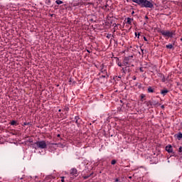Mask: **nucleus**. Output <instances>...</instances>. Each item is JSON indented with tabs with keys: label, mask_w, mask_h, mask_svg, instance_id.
Segmentation results:
<instances>
[{
	"label": "nucleus",
	"mask_w": 182,
	"mask_h": 182,
	"mask_svg": "<svg viewBox=\"0 0 182 182\" xmlns=\"http://www.w3.org/2000/svg\"><path fill=\"white\" fill-rule=\"evenodd\" d=\"M132 2H135V4H137L141 8H154V5L153 4V2H151L148 0H132Z\"/></svg>",
	"instance_id": "f257e3e1"
},
{
	"label": "nucleus",
	"mask_w": 182,
	"mask_h": 182,
	"mask_svg": "<svg viewBox=\"0 0 182 182\" xmlns=\"http://www.w3.org/2000/svg\"><path fill=\"white\" fill-rule=\"evenodd\" d=\"M134 62V60L133 59V55L125 57L123 60V64L124 66H127L128 68Z\"/></svg>",
	"instance_id": "f03ea898"
},
{
	"label": "nucleus",
	"mask_w": 182,
	"mask_h": 182,
	"mask_svg": "<svg viewBox=\"0 0 182 182\" xmlns=\"http://www.w3.org/2000/svg\"><path fill=\"white\" fill-rule=\"evenodd\" d=\"M38 149H46L47 144L45 141H38L35 143Z\"/></svg>",
	"instance_id": "7ed1b4c3"
},
{
	"label": "nucleus",
	"mask_w": 182,
	"mask_h": 182,
	"mask_svg": "<svg viewBox=\"0 0 182 182\" xmlns=\"http://www.w3.org/2000/svg\"><path fill=\"white\" fill-rule=\"evenodd\" d=\"M160 33L164 36H167L168 38H173V34L174 33V31H168L161 30L160 31Z\"/></svg>",
	"instance_id": "20e7f679"
},
{
	"label": "nucleus",
	"mask_w": 182,
	"mask_h": 182,
	"mask_svg": "<svg viewBox=\"0 0 182 182\" xmlns=\"http://www.w3.org/2000/svg\"><path fill=\"white\" fill-rule=\"evenodd\" d=\"M81 5H87V4L82 1H76V2H74L73 3V6H80Z\"/></svg>",
	"instance_id": "39448f33"
},
{
	"label": "nucleus",
	"mask_w": 182,
	"mask_h": 182,
	"mask_svg": "<svg viewBox=\"0 0 182 182\" xmlns=\"http://www.w3.org/2000/svg\"><path fill=\"white\" fill-rule=\"evenodd\" d=\"M70 174L72 176H75V177H77V169L73 168L70 170Z\"/></svg>",
	"instance_id": "423d86ee"
},
{
	"label": "nucleus",
	"mask_w": 182,
	"mask_h": 182,
	"mask_svg": "<svg viewBox=\"0 0 182 182\" xmlns=\"http://www.w3.org/2000/svg\"><path fill=\"white\" fill-rule=\"evenodd\" d=\"M166 150L168 153H173V154H174V152H173V146H171V145L166 146Z\"/></svg>",
	"instance_id": "0eeeda50"
},
{
	"label": "nucleus",
	"mask_w": 182,
	"mask_h": 182,
	"mask_svg": "<svg viewBox=\"0 0 182 182\" xmlns=\"http://www.w3.org/2000/svg\"><path fill=\"white\" fill-rule=\"evenodd\" d=\"M75 120L76 124H77V126H79V124H80V118L79 117H75Z\"/></svg>",
	"instance_id": "6e6552de"
},
{
	"label": "nucleus",
	"mask_w": 182,
	"mask_h": 182,
	"mask_svg": "<svg viewBox=\"0 0 182 182\" xmlns=\"http://www.w3.org/2000/svg\"><path fill=\"white\" fill-rule=\"evenodd\" d=\"M161 95H163L164 96H166V95H167V93H168V90H162L161 91Z\"/></svg>",
	"instance_id": "1a4fd4ad"
},
{
	"label": "nucleus",
	"mask_w": 182,
	"mask_h": 182,
	"mask_svg": "<svg viewBox=\"0 0 182 182\" xmlns=\"http://www.w3.org/2000/svg\"><path fill=\"white\" fill-rule=\"evenodd\" d=\"M151 105H152V106H157V105H159V101H154V100H152L151 101Z\"/></svg>",
	"instance_id": "9d476101"
},
{
	"label": "nucleus",
	"mask_w": 182,
	"mask_h": 182,
	"mask_svg": "<svg viewBox=\"0 0 182 182\" xmlns=\"http://www.w3.org/2000/svg\"><path fill=\"white\" fill-rule=\"evenodd\" d=\"M176 137H177L178 140H181V139H182V134L181 133H178V134H176Z\"/></svg>",
	"instance_id": "9b49d317"
},
{
	"label": "nucleus",
	"mask_w": 182,
	"mask_h": 182,
	"mask_svg": "<svg viewBox=\"0 0 182 182\" xmlns=\"http://www.w3.org/2000/svg\"><path fill=\"white\" fill-rule=\"evenodd\" d=\"M132 21H133V19L130 18H127V23H128L129 25H130V23H132Z\"/></svg>",
	"instance_id": "f8f14e48"
},
{
	"label": "nucleus",
	"mask_w": 182,
	"mask_h": 182,
	"mask_svg": "<svg viewBox=\"0 0 182 182\" xmlns=\"http://www.w3.org/2000/svg\"><path fill=\"white\" fill-rule=\"evenodd\" d=\"M148 92H149V93H153L154 92V90H153V88H151V87H149L148 88Z\"/></svg>",
	"instance_id": "ddd939ff"
},
{
	"label": "nucleus",
	"mask_w": 182,
	"mask_h": 182,
	"mask_svg": "<svg viewBox=\"0 0 182 182\" xmlns=\"http://www.w3.org/2000/svg\"><path fill=\"white\" fill-rule=\"evenodd\" d=\"M55 3L57 4V5H61V4H63V1L60 0H56Z\"/></svg>",
	"instance_id": "4468645a"
},
{
	"label": "nucleus",
	"mask_w": 182,
	"mask_h": 182,
	"mask_svg": "<svg viewBox=\"0 0 182 182\" xmlns=\"http://www.w3.org/2000/svg\"><path fill=\"white\" fill-rule=\"evenodd\" d=\"M167 49H173V44L166 45Z\"/></svg>",
	"instance_id": "2eb2a0df"
},
{
	"label": "nucleus",
	"mask_w": 182,
	"mask_h": 182,
	"mask_svg": "<svg viewBox=\"0 0 182 182\" xmlns=\"http://www.w3.org/2000/svg\"><path fill=\"white\" fill-rule=\"evenodd\" d=\"M11 126H15V124H16V121H15V120L11 121Z\"/></svg>",
	"instance_id": "dca6fc26"
},
{
	"label": "nucleus",
	"mask_w": 182,
	"mask_h": 182,
	"mask_svg": "<svg viewBox=\"0 0 182 182\" xmlns=\"http://www.w3.org/2000/svg\"><path fill=\"white\" fill-rule=\"evenodd\" d=\"M146 106H152V105H151V101H149V102H148L147 103H146Z\"/></svg>",
	"instance_id": "f3484780"
},
{
	"label": "nucleus",
	"mask_w": 182,
	"mask_h": 182,
	"mask_svg": "<svg viewBox=\"0 0 182 182\" xmlns=\"http://www.w3.org/2000/svg\"><path fill=\"white\" fill-rule=\"evenodd\" d=\"M116 164V160H112L111 164L114 165Z\"/></svg>",
	"instance_id": "a211bd4d"
},
{
	"label": "nucleus",
	"mask_w": 182,
	"mask_h": 182,
	"mask_svg": "<svg viewBox=\"0 0 182 182\" xmlns=\"http://www.w3.org/2000/svg\"><path fill=\"white\" fill-rule=\"evenodd\" d=\"M181 151H182V147L180 146V147L178 148V152H179V153H181Z\"/></svg>",
	"instance_id": "6ab92c4d"
},
{
	"label": "nucleus",
	"mask_w": 182,
	"mask_h": 182,
	"mask_svg": "<svg viewBox=\"0 0 182 182\" xmlns=\"http://www.w3.org/2000/svg\"><path fill=\"white\" fill-rule=\"evenodd\" d=\"M89 177H90V176H85L84 178H85V180H86L87 178H89Z\"/></svg>",
	"instance_id": "aec40b11"
},
{
	"label": "nucleus",
	"mask_w": 182,
	"mask_h": 182,
	"mask_svg": "<svg viewBox=\"0 0 182 182\" xmlns=\"http://www.w3.org/2000/svg\"><path fill=\"white\" fill-rule=\"evenodd\" d=\"M61 178H62V179H61V181H62V182H65V177H64V176H62Z\"/></svg>",
	"instance_id": "412c9836"
},
{
	"label": "nucleus",
	"mask_w": 182,
	"mask_h": 182,
	"mask_svg": "<svg viewBox=\"0 0 182 182\" xmlns=\"http://www.w3.org/2000/svg\"><path fill=\"white\" fill-rule=\"evenodd\" d=\"M139 70H140V72H144V70H143V68H140Z\"/></svg>",
	"instance_id": "4be33fe9"
},
{
	"label": "nucleus",
	"mask_w": 182,
	"mask_h": 182,
	"mask_svg": "<svg viewBox=\"0 0 182 182\" xmlns=\"http://www.w3.org/2000/svg\"><path fill=\"white\" fill-rule=\"evenodd\" d=\"M102 77H109V75H102Z\"/></svg>",
	"instance_id": "5701e85b"
},
{
	"label": "nucleus",
	"mask_w": 182,
	"mask_h": 182,
	"mask_svg": "<svg viewBox=\"0 0 182 182\" xmlns=\"http://www.w3.org/2000/svg\"><path fill=\"white\" fill-rule=\"evenodd\" d=\"M144 41H145L146 42H147V38L144 37Z\"/></svg>",
	"instance_id": "b1692460"
},
{
	"label": "nucleus",
	"mask_w": 182,
	"mask_h": 182,
	"mask_svg": "<svg viewBox=\"0 0 182 182\" xmlns=\"http://www.w3.org/2000/svg\"><path fill=\"white\" fill-rule=\"evenodd\" d=\"M115 181H116V182H118V181H119V182H122V181H119V178H116V179H115Z\"/></svg>",
	"instance_id": "393cba45"
},
{
	"label": "nucleus",
	"mask_w": 182,
	"mask_h": 182,
	"mask_svg": "<svg viewBox=\"0 0 182 182\" xmlns=\"http://www.w3.org/2000/svg\"><path fill=\"white\" fill-rule=\"evenodd\" d=\"M141 50L142 55H144V52L143 49H141Z\"/></svg>",
	"instance_id": "a878e982"
},
{
	"label": "nucleus",
	"mask_w": 182,
	"mask_h": 182,
	"mask_svg": "<svg viewBox=\"0 0 182 182\" xmlns=\"http://www.w3.org/2000/svg\"><path fill=\"white\" fill-rule=\"evenodd\" d=\"M118 66L122 67V63H118Z\"/></svg>",
	"instance_id": "bb28decb"
},
{
	"label": "nucleus",
	"mask_w": 182,
	"mask_h": 182,
	"mask_svg": "<svg viewBox=\"0 0 182 182\" xmlns=\"http://www.w3.org/2000/svg\"><path fill=\"white\" fill-rule=\"evenodd\" d=\"M24 126H26V124H29V123L24 122Z\"/></svg>",
	"instance_id": "cd10ccee"
},
{
	"label": "nucleus",
	"mask_w": 182,
	"mask_h": 182,
	"mask_svg": "<svg viewBox=\"0 0 182 182\" xmlns=\"http://www.w3.org/2000/svg\"><path fill=\"white\" fill-rule=\"evenodd\" d=\"M88 5H93V3H87Z\"/></svg>",
	"instance_id": "c85d7f7f"
},
{
	"label": "nucleus",
	"mask_w": 182,
	"mask_h": 182,
	"mask_svg": "<svg viewBox=\"0 0 182 182\" xmlns=\"http://www.w3.org/2000/svg\"><path fill=\"white\" fill-rule=\"evenodd\" d=\"M133 80H136V76L133 77Z\"/></svg>",
	"instance_id": "c756f323"
},
{
	"label": "nucleus",
	"mask_w": 182,
	"mask_h": 182,
	"mask_svg": "<svg viewBox=\"0 0 182 182\" xmlns=\"http://www.w3.org/2000/svg\"><path fill=\"white\" fill-rule=\"evenodd\" d=\"M145 19H149V17L147 16H145Z\"/></svg>",
	"instance_id": "7c9ffc66"
},
{
	"label": "nucleus",
	"mask_w": 182,
	"mask_h": 182,
	"mask_svg": "<svg viewBox=\"0 0 182 182\" xmlns=\"http://www.w3.org/2000/svg\"><path fill=\"white\" fill-rule=\"evenodd\" d=\"M132 15H134V11H132Z\"/></svg>",
	"instance_id": "2f4dec72"
},
{
	"label": "nucleus",
	"mask_w": 182,
	"mask_h": 182,
	"mask_svg": "<svg viewBox=\"0 0 182 182\" xmlns=\"http://www.w3.org/2000/svg\"><path fill=\"white\" fill-rule=\"evenodd\" d=\"M57 137H60V134H58V135H57Z\"/></svg>",
	"instance_id": "473e14b6"
},
{
	"label": "nucleus",
	"mask_w": 182,
	"mask_h": 182,
	"mask_svg": "<svg viewBox=\"0 0 182 182\" xmlns=\"http://www.w3.org/2000/svg\"><path fill=\"white\" fill-rule=\"evenodd\" d=\"M161 107H162V109H164V105H162Z\"/></svg>",
	"instance_id": "72a5a7b5"
},
{
	"label": "nucleus",
	"mask_w": 182,
	"mask_h": 182,
	"mask_svg": "<svg viewBox=\"0 0 182 182\" xmlns=\"http://www.w3.org/2000/svg\"><path fill=\"white\" fill-rule=\"evenodd\" d=\"M135 36H137V33H135Z\"/></svg>",
	"instance_id": "f704fd0d"
},
{
	"label": "nucleus",
	"mask_w": 182,
	"mask_h": 182,
	"mask_svg": "<svg viewBox=\"0 0 182 182\" xmlns=\"http://www.w3.org/2000/svg\"><path fill=\"white\" fill-rule=\"evenodd\" d=\"M139 36H140V34L139 33V34H138V38H139Z\"/></svg>",
	"instance_id": "c9c22d12"
},
{
	"label": "nucleus",
	"mask_w": 182,
	"mask_h": 182,
	"mask_svg": "<svg viewBox=\"0 0 182 182\" xmlns=\"http://www.w3.org/2000/svg\"><path fill=\"white\" fill-rule=\"evenodd\" d=\"M131 66H132V67H133V66H134V65H133V64H131Z\"/></svg>",
	"instance_id": "e433bc0d"
},
{
	"label": "nucleus",
	"mask_w": 182,
	"mask_h": 182,
	"mask_svg": "<svg viewBox=\"0 0 182 182\" xmlns=\"http://www.w3.org/2000/svg\"><path fill=\"white\" fill-rule=\"evenodd\" d=\"M143 97H144V96L141 95V99H143Z\"/></svg>",
	"instance_id": "4c0bfd02"
},
{
	"label": "nucleus",
	"mask_w": 182,
	"mask_h": 182,
	"mask_svg": "<svg viewBox=\"0 0 182 182\" xmlns=\"http://www.w3.org/2000/svg\"><path fill=\"white\" fill-rule=\"evenodd\" d=\"M68 110H69V108H67V109H66V111H67V112H68Z\"/></svg>",
	"instance_id": "58836bf2"
},
{
	"label": "nucleus",
	"mask_w": 182,
	"mask_h": 182,
	"mask_svg": "<svg viewBox=\"0 0 182 182\" xmlns=\"http://www.w3.org/2000/svg\"><path fill=\"white\" fill-rule=\"evenodd\" d=\"M107 38H110L109 36H107Z\"/></svg>",
	"instance_id": "ea45409f"
},
{
	"label": "nucleus",
	"mask_w": 182,
	"mask_h": 182,
	"mask_svg": "<svg viewBox=\"0 0 182 182\" xmlns=\"http://www.w3.org/2000/svg\"><path fill=\"white\" fill-rule=\"evenodd\" d=\"M53 144V145H56V144Z\"/></svg>",
	"instance_id": "a19ab883"
},
{
	"label": "nucleus",
	"mask_w": 182,
	"mask_h": 182,
	"mask_svg": "<svg viewBox=\"0 0 182 182\" xmlns=\"http://www.w3.org/2000/svg\"><path fill=\"white\" fill-rule=\"evenodd\" d=\"M122 70H124V68H122Z\"/></svg>",
	"instance_id": "79ce46f5"
},
{
	"label": "nucleus",
	"mask_w": 182,
	"mask_h": 182,
	"mask_svg": "<svg viewBox=\"0 0 182 182\" xmlns=\"http://www.w3.org/2000/svg\"><path fill=\"white\" fill-rule=\"evenodd\" d=\"M58 112H61V109H59Z\"/></svg>",
	"instance_id": "37998d69"
},
{
	"label": "nucleus",
	"mask_w": 182,
	"mask_h": 182,
	"mask_svg": "<svg viewBox=\"0 0 182 182\" xmlns=\"http://www.w3.org/2000/svg\"><path fill=\"white\" fill-rule=\"evenodd\" d=\"M129 178H132V176H129Z\"/></svg>",
	"instance_id": "c03bdc74"
},
{
	"label": "nucleus",
	"mask_w": 182,
	"mask_h": 182,
	"mask_svg": "<svg viewBox=\"0 0 182 182\" xmlns=\"http://www.w3.org/2000/svg\"><path fill=\"white\" fill-rule=\"evenodd\" d=\"M144 25H146V23H144Z\"/></svg>",
	"instance_id": "a18cd8bd"
},
{
	"label": "nucleus",
	"mask_w": 182,
	"mask_h": 182,
	"mask_svg": "<svg viewBox=\"0 0 182 182\" xmlns=\"http://www.w3.org/2000/svg\"><path fill=\"white\" fill-rule=\"evenodd\" d=\"M181 41H182V38H181Z\"/></svg>",
	"instance_id": "49530a36"
}]
</instances>
